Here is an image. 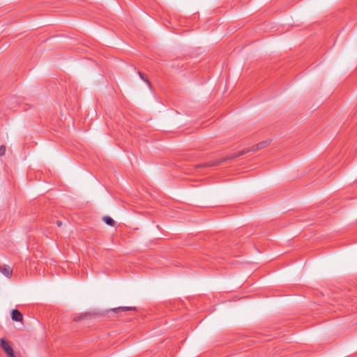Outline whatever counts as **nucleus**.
Segmentation results:
<instances>
[{
    "label": "nucleus",
    "mask_w": 357,
    "mask_h": 357,
    "mask_svg": "<svg viewBox=\"0 0 357 357\" xmlns=\"http://www.w3.org/2000/svg\"><path fill=\"white\" fill-rule=\"evenodd\" d=\"M0 272L5 275L6 278H11L13 275V269L12 268L6 264L0 265Z\"/></svg>",
    "instance_id": "3"
},
{
    "label": "nucleus",
    "mask_w": 357,
    "mask_h": 357,
    "mask_svg": "<svg viewBox=\"0 0 357 357\" xmlns=\"http://www.w3.org/2000/svg\"><path fill=\"white\" fill-rule=\"evenodd\" d=\"M271 142V139H266L264 141H262L254 146H252L250 149H243L236 153L234 154V155L232 158H237L239 156H241L250 151H257L258 150L264 149L267 147Z\"/></svg>",
    "instance_id": "1"
},
{
    "label": "nucleus",
    "mask_w": 357,
    "mask_h": 357,
    "mask_svg": "<svg viewBox=\"0 0 357 357\" xmlns=\"http://www.w3.org/2000/svg\"><path fill=\"white\" fill-rule=\"evenodd\" d=\"M139 76L140 77V78L144 80V82H146L149 85H150V83L149 82V80L145 77V76L144 75V74H142L141 72L138 71L137 72Z\"/></svg>",
    "instance_id": "8"
},
{
    "label": "nucleus",
    "mask_w": 357,
    "mask_h": 357,
    "mask_svg": "<svg viewBox=\"0 0 357 357\" xmlns=\"http://www.w3.org/2000/svg\"><path fill=\"white\" fill-rule=\"evenodd\" d=\"M139 76L140 77V78L144 80V82H146L149 85H150V83L149 82V80L145 77V76L144 75V74H142L141 72L138 71L137 72Z\"/></svg>",
    "instance_id": "9"
},
{
    "label": "nucleus",
    "mask_w": 357,
    "mask_h": 357,
    "mask_svg": "<svg viewBox=\"0 0 357 357\" xmlns=\"http://www.w3.org/2000/svg\"><path fill=\"white\" fill-rule=\"evenodd\" d=\"M6 151V148L4 145L0 146V156L5 155Z\"/></svg>",
    "instance_id": "10"
},
{
    "label": "nucleus",
    "mask_w": 357,
    "mask_h": 357,
    "mask_svg": "<svg viewBox=\"0 0 357 357\" xmlns=\"http://www.w3.org/2000/svg\"><path fill=\"white\" fill-rule=\"evenodd\" d=\"M1 346L8 357H15L13 349L9 346L7 341L3 339L1 340Z\"/></svg>",
    "instance_id": "2"
},
{
    "label": "nucleus",
    "mask_w": 357,
    "mask_h": 357,
    "mask_svg": "<svg viewBox=\"0 0 357 357\" xmlns=\"http://www.w3.org/2000/svg\"><path fill=\"white\" fill-rule=\"evenodd\" d=\"M102 220L109 226H114L115 225V221L109 216H104Z\"/></svg>",
    "instance_id": "7"
},
{
    "label": "nucleus",
    "mask_w": 357,
    "mask_h": 357,
    "mask_svg": "<svg viewBox=\"0 0 357 357\" xmlns=\"http://www.w3.org/2000/svg\"><path fill=\"white\" fill-rule=\"evenodd\" d=\"M112 310L114 312L118 313V312H126L128 310L135 311V310H136V307H119L114 308Z\"/></svg>",
    "instance_id": "5"
},
{
    "label": "nucleus",
    "mask_w": 357,
    "mask_h": 357,
    "mask_svg": "<svg viewBox=\"0 0 357 357\" xmlns=\"http://www.w3.org/2000/svg\"><path fill=\"white\" fill-rule=\"evenodd\" d=\"M80 319H81V317H78L75 318V319H74V320H75V321H77L80 320Z\"/></svg>",
    "instance_id": "11"
},
{
    "label": "nucleus",
    "mask_w": 357,
    "mask_h": 357,
    "mask_svg": "<svg viewBox=\"0 0 357 357\" xmlns=\"http://www.w3.org/2000/svg\"><path fill=\"white\" fill-rule=\"evenodd\" d=\"M11 318L15 321H22L23 319L22 314L18 310H13L11 312Z\"/></svg>",
    "instance_id": "4"
},
{
    "label": "nucleus",
    "mask_w": 357,
    "mask_h": 357,
    "mask_svg": "<svg viewBox=\"0 0 357 357\" xmlns=\"http://www.w3.org/2000/svg\"><path fill=\"white\" fill-rule=\"evenodd\" d=\"M57 225L59 227H60L61 225V221H57Z\"/></svg>",
    "instance_id": "12"
},
{
    "label": "nucleus",
    "mask_w": 357,
    "mask_h": 357,
    "mask_svg": "<svg viewBox=\"0 0 357 357\" xmlns=\"http://www.w3.org/2000/svg\"><path fill=\"white\" fill-rule=\"evenodd\" d=\"M224 160H215L213 162H207V163H203V164H201L199 165V167H212V166H215V165H219L220 163H221Z\"/></svg>",
    "instance_id": "6"
}]
</instances>
